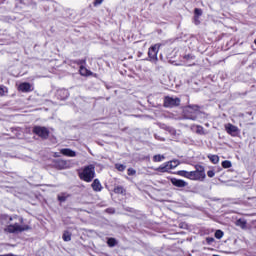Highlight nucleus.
Here are the masks:
<instances>
[{"mask_svg": "<svg viewBox=\"0 0 256 256\" xmlns=\"http://www.w3.org/2000/svg\"><path fill=\"white\" fill-rule=\"evenodd\" d=\"M57 95L62 101L69 98V91L65 89L58 90Z\"/></svg>", "mask_w": 256, "mask_h": 256, "instance_id": "obj_15", "label": "nucleus"}, {"mask_svg": "<svg viewBox=\"0 0 256 256\" xmlns=\"http://www.w3.org/2000/svg\"><path fill=\"white\" fill-rule=\"evenodd\" d=\"M164 159H165V156L161 154H157L153 156L154 163H161V161H163Z\"/></svg>", "mask_w": 256, "mask_h": 256, "instance_id": "obj_19", "label": "nucleus"}, {"mask_svg": "<svg viewBox=\"0 0 256 256\" xmlns=\"http://www.w3.org/2000/svg\"><path fill=\"white\" fill-rule=\"evenodd\" d=\"M82 63H85V60H82Z\"/></svg>", "mask_w": 256, "mask_h": 256, "instance_id": "obj_38", "label": "nucleus"}, {"mask_svg": "<svg viewBox=\"0 0 256 256\" xmlns=\"http://www.w3.org/2000/svg\"><path fill=\"white\" fill-rule=\"evenodd\" d=\"M205 177V168L203 166H196L195 171H190L189 179L191 181H204Z\"/></svg>", "mask_w": 256, "mask_h": 256, "instance_id": "obj_3", "label": "nucleus"}, {"mask_svg": "<svg viewBox=\"0 0 256 256\" xmlns=\"http://www.w3.org/2000/svg\"><path fill=\"white\" fill-rule=\"evenodd\" d=\"M5 93H7V88L0 86V97H3V95H5Z\"/></svg>", "mask_w": 256, "mask_h": 256, "instance_id": "obj_28", "label": "nucleus"}, {"mask_svg": "<svg viewBox=\"0 0 256 256\" xmlns=\"http://www.w3.org/2000/svg\"><path fill=\"white\" fill-rule=\"evenodd\" d=\"M58 201H60L61 203H65V201H67V196L59 195L58 196Z\"/></svg>", "mask_w": 256, "mask_h": 256, "instance_id": "obj_30", "label": "nucleus"}, {"mask_svg": "<svg viewBox=\"0 0 256 256\" xmlns=\"http://www.w3.org/2000/svg\"><path fill=\"white\" fill-rule=\"evenodd\" d=\"M18 91H21L22 93H31V91H33V85L29 82H23L19 85Z\"/></svg>", "mask_w": 256, "mask_h": 256, "instance_id": "obj_10", "label": "nucleus"}, {"mask_svg": "<svg viewBox=\"0 0 256 256\" xmlns=\"http://www.w3.org/2000/svg\"><path fill=\"white\" fill-rule=\"evenodd\" d=\"M181 99L177 97L166 96L164 99V106L166 107H179Z\"/></svg>", "mask_w": 256, "mask_h": 256, "instance_id": "obj_8", "label": "nucleus"}, {"mask_svg": "<svg viewBox=\"0 0 256 256\" xmlns=\"http://www.w3.org/2000/svg\"><path fill=\"white\" fill-rule=\"evenodd\" d=\"M54 167L55 169H59L60 171L63 169H71V167H73V165L71 164L70 160H55L54 161Z\"/></svg>", "mask_w": 256, "mask_h": 256, "instance_id": "obj_7", "label": "nucleus"}, {"mask_svg": "<svg viewBox=\"0 0 256 256\" xmlns=\"http://www.w3.org/2000/svg\"><path fill=\"white\" fill-rule=\"evenodd\" d=\"M178 175H180V177H185L186 179H189L190 172L185 170H180L178 171Z\"/></svg>", "mask_w": 256, "mask_h": 256, "instance_id": "obj_23", "label": "nucleus"}, {"mask_svg": "<svg viewBox=\"0 0 256 256\" xmlns=\"http://www.w3.org/2000/svg\"><path fill=\"white\" fill-rule=\"evenodd\" d=\"M206 241H207V243H208L209 245H211V243H214V242H215V238H213V237H208V238L206 239Z\"/></svg>", "mask_w": 256, "mask_h": 256, "instance_id": "obj_32", "label": "nucleus"}, {"mask_svg": "<svg viewBox=\"0 0 256 256\" xmlns=\"http://www.w3.org/2000/svg\"><path fill=\"white\" fill-rule=\"evenodd\" d=\"M222 167H223L224 169H230V167H231V161H229V160L223 161V162H222Z\"/></svg>", "mask_w": 256, "mask_h": 256, "instance_id": "obj_25", "label": "nucleus"}, {"mask_svg": "<svg viewBox=\"0 0 256 256\" xmlns=\"http://www.w3.org/2000/svg\"><path fill=\"white\" fill-rule=\"evenodd\" d=\"M79 71H80V75H82L83 77H87V76L93 74L90 70H88V69L85 68L84 66H80Z\"/></svg>", "mask_w": 256, "mask_h": 256, "instance_id": "obj_16", "label": "nucleus"}, {"mask_svg": "<svg viewBox=\"0 0 256 256\" xmlns=\"http://www.w3.org/2000/svg\"><path fill=\"white\" fill-rule=\"evenodd\" d=\"M81 181H85L86 183H91L93 179H95V166L90 164L85 166L79 173Z\"/></svg>", "mask_w": 256, "mask_h": 256, "instance_id": "obj_1", "label": "nucleus"}, {"mask_svg": "<svg viewBox=\"0 0 256 256\" xmlns=\"http://www.w3.org/2000/svg\"><path fill=\"white\" fill-rule=\"evenodd\" d=\"M114 193L118 195H125V188H123V186H116L114 188Z\"/></svg>", "mask_w": 256, "mask_h": 256, "instance_id": "obj_17", "label": "nucleus"}, {"mask_svg": "<svg viewBox=\"0 0 256 256\" xmlns=\"http://www.w3.org/2000/svg\"><path fill=\"white\" fill-rule=\"evenodd\" d=\"M184 59L189 60V59H195V56L188 54L184 56Z\"/></svg>", "mask_w": 256, "mask_h": 256, "instance_id": "obj_35", "label": "nucleus"}, {"mask_svg": "<svg viewBox=\"0 0 256 256\" xmlns=\"http://www.w3.org/2000/svg\"><path fill=\"white\" fill-rule=\"evenodd\" d=\"M194 15H195V19H198L199 17H201L203 15V10H201L199 8H195Z\"/></svg>", "mask_w": 256, "mask_h": 256, "instance_id": "obj_24", "label": "nucleus"}, {"mask_svg": "<svg viewBox=\"0 0 256 256\" xmlns=\"http://www.w3.org/2000/svg\"><path fill=\"white\" fill-rule=\"evenodd\" d=\"M236 225L237 227H241V229H245V227H247V221H245L244 219H238L236 221Z\"/></svg>", "mask_w": 256, "mask_h": 256, "instance_id": "obj_18", "label": "nucleus"}, {"mask_svg": "<svg viewBox=\"0 0 256 256\" xmlns=\"http://www.w3.org/2000/svg\"><path fill=\"white\" fill-rule=\"evenodd\" d=\"M171 161L166 162L164 164H162L159 168L158 171H160L161 173H167V171H171Z\"/></svg>", "mask_w": 256, "mask_h": 256, "instance_id": "obj_13", "label": "nucleus"}, {"mask_svg": "<svg viewBox=\"0 0 256 256\" xmlns=\"http://www.w3.org/2000/svg\"><path fill=\"white\" fill-rule=\"evenodd\" d=\"M19 222H20V223H23V217H20V218H19Z\"/></svg>", "mask_w": 256, "mask_h": 256, "instance_id": "obj_37", "label": "nucleus"}, {"mask_svg": "<svg viewBox=\"0 0 256 256\" xmlns=\"http://www.w3.org/2000/svg\"><path fill=\"white\" fill-rule=\"evenodd\" d=\"M223 235H225V234L223 233L222 230H216V232H215L216 239H223Z\"/></svg>", "mask_w": 256, "mask_h": 256, "instance_id": "obj_26", "label": "nucleus"}, {"mask_svg": "<svg viewBox=\"0 0 256 256\" xmlns=\"http://www.w3.org/2000/svg\"><path fill=\"white\" fill-rule=\"evenodd\" d=\"M102 3H103V0H95L94 7H98V5H101Z\"/></svg>", "mask_w": 256, "mask_h": 256, "instance_id": "obj_33", "label": "nucleus"}, {"mask_svg": "<svg viewBox=\"0 0 256 256\" xmlns=\"http://www.w3.org/2000/svg\"><path fill=\"white\" fill-rule=\"evenodd\" d=\"M198 113H199V106H197V105H188L184 109L185 119H190L191 121L197 120Z\"/></svg>", "mask_w": 256, "mask_h": 256, "instance_id": "obj_2", "label": "nucleus"}, {"mask_svg": "<svg viewBox=\"0 0 256 256\" xmlns=\"http://www.w3.org/2000/svg\"><path fill=\"white\" fill-rule=\"evenodd\" d=\"M108 247H115L117 245V239L115 238H108L107 239Z\"/></svg>", "mask_w": 256, "mask_h": 256, "instance_id": "obj_20", "label": "nucleus"}, {"mask_svg": "<svg viewBox=\"0 0 256 256\" xmlns=\"http://www.w3.org/2000/svg\"><path fill=\"white\" fill-rule=\"evenodd\" d=\"M226 132L232 137H237L239 134V128L231 123L225 125Z\"/></svg>", "mask_w": 256, "mask_h": 256, "instance_id": "obj_9", "label": "nucleus"}, {"mask_svg": "<svg viewBox=\"0 0 256 256\" xmlns=\"http://www.w3.org/2000/svg\"><path fill=\"white\" fill-rule=\"evenodd\" d=\"M13 219H17V216L10 217L9 221H13Z\"/></svg>", "mask_w": 256, "mask_h": 256, "instance_id": "obj_36", "label": "nucleus"}, {"mask_svg": "<svg viewBox=\"0 0 256 256\" xmlns=\"http://www.w3.org/2000/svg\"><path fill=\"white\" fill-rule=\"evenodd\" d=\"M207 175H208V177L213 178V177H215V171L209 170V171L207 172Z\"/></svg>", "mask_w": 256, "mask_h": 256, "instance_id": "obj_31", "label": "nucleus"}, {"mask_svg": "<svg viewBox=\"0 0 256 256\" xmlns=\"http://www.w3.org/2000/svg\"><path fill=\"white\" fill-rule=\"evenodd\" d=\"M31 226L19 225L18 223L10 224L5 228L6 233H23V231H29Z\"/></svg>", "mask_w": 256, "mask_h": 256, "instance_id": "obj_4", "label": "nucleus"}, {"mask_svg": "<svg viewBox=\"0 0 256 256\" xmlns=\"http://www.w3.org/2000/svg\"><path fill=\"white\" fill-rule=\"evenodd\" d=\"M208 158L214 165H217V163H219V156L217 155H210L208 156Z\"/></svg>", "mask_w": 256, "mask_h": 256, "instance_id": "obj_21", "label": "nucleus"}, {"mask_svg": "<svg viewBox=\"0 0 256 256\" xmlns=\"http://www.w3.org/2000/svg\"><path fill=\"white\" fill-rule=\"evenodd\" d=\"M60 153L62 155H65L66 157H77V153L69 148H63L60 150Z\"/></svg>", "mask_w": 256, "mask_h": 256, "instance_id": "obj_12", "label": "nucleus"}, {"mask_svg": "<svg viewBox=\"0 0 256 256\" xmlns=\"http://www.w3.org/2000/svg\"><path fill=\"white\" fill-rule=\"evenodd\" d=\"M171 183L172 185H174V187H187L188 185L187 182H185L184 180L177 178H172Z\"/></svg>", "mask_w": 256, "mask_h": 256, "instance_id": "obj_11", "label": "nucleus"}, {"mask_svg": "<svg viewBox=\"0 0 256 256\" xmlns=\"http://www.w3.org/2000/svg\"><path fill=\"white\" fill-rule=\"evenodd\" d=\"M178 165H179V160H172V161H170L171 169H175V167H178Z\"/></svg>", "mask_w": 256, "mask_h": 256, "instance_id": "obj_27", "label": "nucleus"}, {"mask_svg": "<svg viewBox=\"0 0 256 256\" xmlns=\"http://www.w3.org/2000/svg\"><path fill=\"white\" fill-rule=\"evenodd\" d=\"M159 49H161V44H155V45L151 46L148 50L147 61L157 64V61H159V58L157 57V55L159 53Z\"/></svg>", "mask_w": 256, "mask_h": 256, "instance_id": "obj_5", "label": "nucleus"}, {"mask_svg": "<svg viewBox=\"0 0 256 256\" xmlns=\"http://www.w3.org/2000/svg\"><path fill=\"white\" fill-rule=\"evenodd\" d=\"M32 132L41 139H47L49 137V129L44 126H34Z\"/></svg>", "mask_w": 256, "mask_h": 256, "instance_id": "obj_6", "label": "nucleus"}, {"mask_svg": "<svg viewBox=\"0 0 256 256\" xmlns=\"http://www.w3.org/2000/svg\"><path fill=\"white\" fill-rule=\"evenodd\" d=\"M115 167L118 171H123L124 169H126V166L123 164H116Z\"/></svg>", "mask_w": 256, "mask_h": 256, "instance_id": "obj_29", "label": "nucleus"}, {"mask_svg": "<svg viewBox=\"0 0 256 256\" xmlns=\"http://www.w3.org/2000/svg\"><path fill=\"white\" fill-rule=\"evenodd\" d=\"M63 241L69 242L71 241V233L69 231H65L62 236Z\"/></svg>", "mask_w": 256, "mask_h": 256, "instance_id": "obj_22", "label": "nucleus"}, {"mask_svg": "<svg viewBox=\"0 0 256 256\" xmlns=\"http://www.w3.org/2000/svg\"><path fill=\"white\" fill-rule=\"evenodd\" d=\"M135 173H137V171H135L134 169L132 168L128 169V175H135Z\"/></svg>", "mask_w": 256, "mask_h": 256, "instance_id": "obj_34", "label": "nucleus"}, {"mask_svg": "<svg viewBox=\"0 0 256 256\" xmlns=\"http://www.w3.org/2000/svg\"><path fill=\"white\" fill-rule=\"evenodd\" d=\"M93 191L99 192L103 190V186L101 185V182L99 179H95L91 185Z\"/></svg>", "mask_w": 256, "mask_h": 256, "instance_id": "obj_14", "label": "nucleus"}]
</instances>
